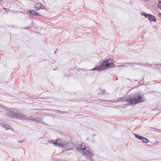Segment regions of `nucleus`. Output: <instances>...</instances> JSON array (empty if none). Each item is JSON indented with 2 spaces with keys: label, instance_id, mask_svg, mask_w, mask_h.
Instances as JSON below:
<instances>
[{
  "label": "nucleus",
  "instance_id": "nucleus-19",
  "mask_svg": "<svg viewBox=\"0 0 161 161\" xmlns=\"http://www.w3.org/2000/svg\"><path fill=\"white\" fill-rule=\"evenodd\" d=\"M131 64H133L132 65H133L134 64L135 65H144V64L142 63H131Z\"/></svg>",
  "mask_w": 161,
  "mask_h": 161
},
{
  "label": "nucleus",
  "instance_id": "nucleus-13",
  "mask_svg": "<svg viewBox=\"0 0 161 161\" xmlns=\"http://www.w3.org/2000/svg\"><path fill=\"white\" fill-rule=\"evenodd\" d=\"M140 140L142 141V142L144 143H147L148 142V140L147 138L143 136L142 137Z\"/></svg>",
  "mask_w": 161,
  "mask_h": 161
},
{
  "label": "nucleus",
  "instance_id": "nucleus-2",
  "mask_svg": "<svg viewBox=\"0 0 161 161\" xmlns=\"http://www.w3.org/2000/svg\"><path fill=\"white\" fill-rule=\"evenodd\" d=\"M82 146L81 145V146H77L76 147V150L82 153L84 157H88L90 161H92L93 157L94 155L92 151L90 150L88 147H82Z\"/></svg>",
  "mask_w": 161,
  "mask_h": 161
},
{
  "label": "nucleus",
  "instance_id": "nucleus-24",
  "mask_svg": "<svg viewBox=\"0 0 161 161\" xmlns=\"http://www.w3.org/2000/svg\"><path fill=\"white\" fill-rule=\"evenodd\" d=\"M55 161H61V160H59V159H56L55 160Z\"/></svg>",
  "mask_w": 161,
  "mask_h": 161
},
{
  "label": "nucleus",
  "instance_id": "nucleus-4",
  "mask_svg": "<svg viewBox=\"0 0 161 161\" xmlns=\"http://www.w3.org/2000/svg\"><path fill=\"white\" fill-rule=\"evenodd\" d=\"M129 97L126 99V101L130 104H135L143 102L144 101V99L142 97V96L136 95L135 97Z\"/></svg>",
  "mask_w": 161,
  "mask_h": 161
},
{
  "label": "nucleus",
  "instance_id": "nucleus-32",
  "mask_svg": "<svg viewBox=\"0 0 161 161\" xmlns=\"http://www.w3.org/2000/svg\"><path fill=\"white\" fill-rule=\"evenodd\" d=\"M4 9L5 10L6 9L5 8Z\"/></svg>",
  "mask_w": 161,
  "mask_h": 161
},
{
  "label": "nucleus",
  "instance_id": "nucleus-20",
  "mask_svg": "<svg viewBox=\"0 0 161 161\" xmlns=\"http://www.w3.org/2000/svg\"><path fill=\"white\" fill-rule=\"evenodd\" d=\"M156 64H149L148 66H150L151 67H155V66H156Z\"/></svg>",
  "mask_w": 161,
  "mask_h": 161
},
{
  "label": "nucleus",
  "instance_id": "nucleus-9",
  "mask_svg": "<svg viewBox=\"0 0 161 161\" xmlns=\"http://www.w3.org/2000/svg\"><path fill=\"white\" fill-rule=\"evenodd\" d=\"M28 12L31 15L34 16L38 17L41 16V15L37 12H35L34 10H29Z\"/></svg>",
  "mask_w": 161,
  "mask_h": 161
},
{
  "label": "nucleus",
  "instance_id": "nucleus-31",
  "mask_svg": "<svg viewBox=\"0 0 161 161\" xmlns=\"http://www.w3.org/2000/svg\"><path fill=\"white\" fill-rule=\"evenodd\" d=\"M45 124V125H47V124Z\"/></svg>",
  "mask_w": 161,
  "mask_h": 161
},
{
  "label": "nucleus",
  "instance_id": "nucleus-25",
  "mask_svg": "<svg viewBox=\"0 0 161 161\" xmlns=\"http://www.w3.org/2000/svg\"><path fill=\"white\" fill-rule=\"evenodd\" d=\"M30 27H26V28H24V29H25V28L29 29V28Z\"/></svg>",
  "mask_w": 161,
  "mask_h": 161
},
{
  "label": "nucleus",
  "instance_id": "nucleus-22",
  "mask_svg": "<svg viewBox=\"0 0 161 161\" xmlns=\"http://www.w3.org/2000/svg\"><path fill=\"white\" fill-rule=\"evenodd\" d=\"M157 68H159L160 67V65L159 64H158L157 65H155Z\"/></svg>",
  "mask_w": 161,
  "mask_h": 161
},
{
  "label": "nucleus",
  "instance_id": "nucleus-26",
  "mask_svg": "<svg viewBox=\"0 0 161 161\" xmlns=\"http://www.w3.org/2000/svg\"><path fill=\"white\" fill-rule=\"evenodd\" d=\"M144 38V36H142V39H143V38Z\"/></svg>",
  "mask_w": 161,
  "mask_h": 161
},
{
  "label": "nucleus",
  "instance_id": "nucleus-15",
  "mask_svg": "<svg viewBox=\"0 0 161 161\" xmlns=\"http://www.w3.org/2000/svg\"><path fill=\"white\" fill-rule=\"evenodd\" d=\"M127 98H125V97H122V98H119V99L115 101V102H122V101H125V100H126V99Z\"/></svg>",
  "mask_w": 161,
  "mask_h": 161
},
{
  "label": "nucleus",
  "instance_id": "nucleus-17",
  "mask_svg": "<svg viewBox=\"0 0 161 161\" xmlns=\"http://www.w3.org/2000/svg\"><path fill=\"white\" fill-rule=\"evenodd\" d=\"M157 6L158 8L161 10V1H159L157 3Z\"/></svg>",
  "mask_w": 161,
  "mask_h": 161
},
{
  "label": "nucleus",
  "instance_id": "nucleus-14",
  "mask_svg": "<svg viewBox=\"0 0 161 161\" xmlns=\"http://www.w3.org/2000/svg\"><path fill=\"white\" fill-rule=\"evenodd\" d=\"M49 110L50 111H52L51 110ZM52 111H53V112L56 111L57 113H68V112H67L62 111H59V110H53Z\"/></svg>",
  "mask_w": 161,
  "mask_h": 161
},
{
  "label": "nucleus",
  "instance_id": "nucleus-23",
  "mask_svg": "<svg viewBox=\"0 0 161 161\" xmlns=\"http://www.w3.org/2000/svg\"><path fill=\"white\" fill-rule=\"evenodd\" d=\"M23 141H24V140H19V143H22L23 142Z\"/></svg>",
  "mask_w": 161,
  "mask_h": 161
},
{
  "label": "nucleus",
  "instance_id": "nucleus-11",
  "mask_svg": "<svg viewBox=\"0 0 161 161\" xmlns=\"http://www.w3.org/2000/svg\"><path fill=\"white\" fill-rule=\"evenodd\" d=\"M147 18L148 19L151 21L156 22V19L155 17L153 15L149 14Z\"/></svg>",
  "mask_w": 161,
  "mask_h": 161
},
{
  "label": "nucleus",
  "instance_id": "nucleus-18",
  "mask_svg": "<svg viewBox=\"0 0 161 161\" xmlns=\"http://www.w3.org/2000/svg\"><path fill=\"white\" fill-rule=\"evenodd\" d=\"M134 135L135 136L136 138H137L139 139H141L142 137V136H140L137 134H134Z\"/></svg>",
  "mask_w": 161,
  "mask_h": 161
},
{
  "label": "nucleus",
  "instance_id": "nucleus-12",
  "mask_svg": "<svg viewBox=\"0 0 161 161\" xmlns=\"http://www.w3.org/2000/svg\"><path fill=\"white\" fill-rule=\"evenodd\" d=\"M133 64H131L130 63H125V64H122L118 65V66H121L123 67H127L129 65H132Z\"/></svg>",
  "mask_w": 161,
  "mask_h": 161
},
{
  "label": "nucleus",
  "instance_id": "nucleus-10",
  "mask_svg": "<svg viewBox=\"0 0 161 161\" xmlns=\"http://www.w3.org/2000/svg\"><path fill=\"white\" fill-rule=\"evenodd\" d=\"M65 148H66L68 150L72 149L73 148V144L71 142L65 143Z\"/></svg>",
  "mask_w": 161,
  "mask_h": 161
},
{
  "label": "nucleus",
  "instance_id": "nucleus-6",
  "mask_svg": "<svg viewBox=\"0 0 161 161\" xmlns=\"http://www.w3.org/2000/svg\"><path fill=\"white\" fill-rule=\"evenodd\" d=\"M14 110H15L17 111V112L20 113V114H21V118H20V119L18 118H15V119H22V120L24 119L25 120H33L34 121H38V122H39L40 120V119L38 117H37L36 118H32L33 119H29L28 118L26 117L25 116V115L24 114L22 113H21V112L18 111H17L14 109Z\"/></svg>",
  "mask_w": 161,
  "mask_h": 161
},
{
  "label": "nucleus",
  "instance_id": "nucleus-1",
  "mask_svg": "<svg viewBox=\"0 0 161 161\" xmlns=\"http://www.w3.org/2000/svg\"><path fill=\"white\" fill-rule=\"evenodd\" d=\"M0 108L5 110V115L10 118H21V115L20 113L15 110L13 108H9L0 103Z\"/></svg>",
  "mask_w": 161,
  "mask_h": 161
},
{
  "label": "nucleus",
  "instance_id": "nucleus-3",
  "mask_svg": "<svg viewBox=\"0 0 161 161\" xmlns=\"http://www.w3.org/2000/svg\"><path fill=\"white\" fill-rule=\"evenodd\" d=\"M109 62H111L110 59H105L103 61V63L101 64V65H97L91 70H97L98 71H100L109 68H113L115 66V65L113 63H110Z\"/></svg>",
  "mask_w": 161,
  "mask_h": 161
},
{
  "label": "nucleus",
  "instance_id": "nucleus-5",
  "mask_svg": "<svg viewBox=\"0 0 161 161\" xmlns=\"http://www.w3.org/2000/svg\"><path fill=\"white\" fill-rule=\"evenodd\" d=\"M48 142L49 143L53 144L54 145H58L61 147L65 148V143L60 141V139L59 138H57L54 141L49 140Z\"/></svg>",
  "mask_w": 161,
  "mask_h": 161
},
{
  "label": "nucleus",
  "instance_id": "nucleus-21",
  "mask_svg": "<svg viewBox=\"0 0 161 161\" xmlns=\"http://www.w3.org/2000/svg\"><path fill=\"white\" fill-rule=\"evenodd\" d=\"M106 93V91L105 90H102V95H104Z\"/></svg>",
  "mask_w": 161,
  "mask_h": 161
},
{
  "label": "nucleus",
  "instance_id": "nucleus-8",
  "mask_svg": "<svg viewBox=\"0 0 161 161\" xmlns=\"http://www.w3.org/2000/svg\"><path fill=\"white\" fill-rule=\"evenodd\" d=\"M0 125L2 126L6 130H9L10 129V126L7 124L6 122H3L2 120H0Z\"/></svg>",
  "mask_w": 161,
  "mask_h": 161
},
{
  "label": "nucleus",
  "instance_id": "nucleus-30",
  "mask_svg": "<svg viewBox=\"0 0 161 161\" xmlns=\"http://www.w3.org/2000/svg\"><path fill=\"white\" fill-rule=\"evenodd\" d=\"M160 66H161V63L160 64H159Z\"/></svg>",
  "mask_w": 161,
  "mask_h": 161
},
{
  "label": "nucleus",
  "instance_id": "nucleus-27",
  "mask_svg": "<svg viewBox=\"0 0 161 161\" xmlns=\"http://www.w3.org/2000/svg\"><path fill=\"white\" fill-rule=\"evenodd\" d=\"M145 34V33H144L143 34V36Z\"/></svg>",
  "mask_w": 161,
  "mask_h": 161
},
{
  "label": "nucleus",
  "instance_id": "nucleus-28",
  "mask_svg": "<svg viewBox=\"0 0 161 161\" xmlns=\"http://www.w3.org/2000/svg\"><path fill=\"white\" fill-rule=\"evenodd\" d=\"M103 101H108L106 100H104Z\"/></svg>",
  "mask_w": 161,
  "mask_h": 161
},
{
  "label": "nucleus",
  "instance_id": "nucleus-7",
  "mask_svg": "<svg viewBox=\"0 0 161 161\" xmlns=\"http://www.w3.org/2000/svg\"><path fill=\"white\" fill-rule=\"evenodd\" d=\"M35 7L36 10L41 9H46L44 5L40 3H37L35 5Z\"/></svg>",
  "mask_w": 161,
  "mask_h": 161
},
{
  "label": "nucleus",
  "instance_id": "nucleus-29",
  "mask_svg": "<svg viewBox=\"0 0 161 161\" xmlns=\"http://www.w3.org/2000/svg\"><path fill=\"white\" fill-rule=\"evenodd\" d=\"M61 161H65L64 160H61Z\"/></svg>",
  "mask_w": 161,
  "mask_h": 161
},
{
  "label": "nucleus",
  "instance_id": "nucleus-16",
  "mask_svg": "<svg viewBox=\"0 0 161 161\" xmlns=\"http://www.w3.org/2000/svg\"><path fill=\"white\" fill-rule=\"evenodd\" d=\"M141 14L142 15L144 16L145 18H147L149 15V14H147L145 12H142L141 13Z\"/></svg>",
  "mask_w": 161,
  "mask_h": 161
}]
</instances>
